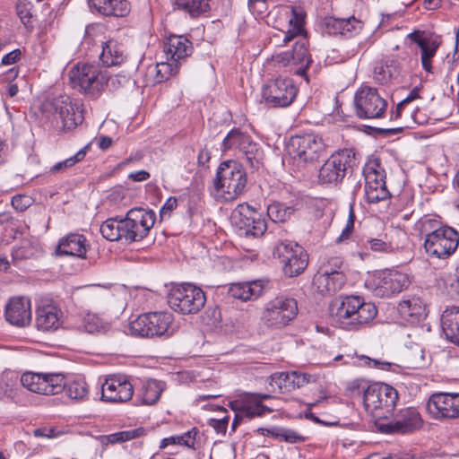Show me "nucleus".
<instances>
[{"instance_id": "60", "label": "nucleus", "mask_w": 459, "mask_h": 459, "mask_svg": "<svg viewBox=\"0 0 459 459\" xmlns=\"http://www.w3.org/2000/svg\"><path fill=\"white\" fill-rule=\"evenodd\" d=\"M196 434L197 430L195 429H193L192 430L187 431L183 435H179L178 445H185L188 447H194Z\"/></svg>"}, {"instance_id": "15", "label": "nucleus", "mask_w": 459, "mask_h": 459, "mask_svg": "<svg viewBox=\"0 0 459 459\" xmlns=\"http://www.w3.org/2000/svg\"><path fill=\"white\" fill-rule=\"evenodd\" d=\"M296 95V87L291 80L287 78L271 80L262 89L263 100L271 108L288 107L293 102Z\"/></svg>"}, {"instance_id": "64", "label": "nucleus", "mask_w": 459, "mask_h": 459, "mask_svg": "<svg viewBox=\"0 0 459 459\" xmlns=\"http://www.w3.org/2000/svg\"><path fill=\"white\" fill-rule=\"evenodd\" d=\"M359 359L363 362L364 365H368L369 367L373 366L375 368H385L391 366L389 362H382L380 360L373 359L364 355L360 356Z\"/></svg>"}, {"instance_id": "53", "label": "nucleus", "mask_w": 459, "mask_h": 459, "mask_svg": "<svg viewBox=\"0 0 459 459\" xmlns=\"http://www.w3.org/2000/svg\"><path fill=\"white\" fill-rule=\"evenodd\" d=\"M31 4L30 2H26L25 0H19L16 4L17 14L20 17L22 22L26 27H32L31 25Z\"/></svg>"}, {"instance_id": "11", "label": "nucleus", "mask_w": 459, "mask_h": 459, "mask_svg": "<svg viewBox=\"0 0 459 459\" xmlns=\"http://www.w3.org/2000/svg\"><path fill=\"white\" fill-rule=\"evenodd\" d=\"M274 255L280 259L283 273L288 277L299 275L308 264V255L305 249L291 241L279 243L274 249Z\"/></svg>"}, {"instance_id": "25", "label": "nucleus", "mask_w": 459, "mask_h": 459, "mask_svg": "<svg viewBox=\"0 0 459 459\" xmlns=\"http://www.w3.org/2000/svg\"><path fill=\"white\" fill-rule=\"evenodd\" d=\"M6 320L17 326H24L31 319L30 300L24 298L11 299L5 308Z\"/></svg>"}, {"instance_id": "30", "label": "nucleus", "mask_w": 459, "mask_h": 459, "mask_svg": "<svg viewBox=\"0 0 459 459\" xmlns=\"http://www.w3.org/2000/svg\"><path fill=\"white\" fill-rule=\"evenodd\" d=\"M442 330L447 340L459 346V307L446 308L441 316Z\"/></svg>"}, {"instance_id": "47", "label": "nucleus", "mask_w": 459, "mask_h": 459, "mask_svg": "<svg viewBox=\"0 0 459 459\" xmlns=\"http://www.w3.org/2000/svg\"><path fill=\"white\" fill-rule=\"evenodd\" d=\"M293 212V208L285 206L281 203H274L268 206L267 215L274 222L287 221Z\"/></svg>"}, {"instance_id": "42", "label": "nucleus", "mask_w": 459, "mask_h": 459, "mask_svg": "<svg viewBox=\"0 0 459 459\" xmlns=\"http://www.w3.org/2000/svg\"><path fill=\"white\" fill-rule=\"evenodd\" d=\"M289 24L290 29L284 32L283 42L286 44L292 40L296 36H299L303 31V15L295 8H291L289 12Z\"/></svg>"}, {"instance_id": "6", "label": "nucleus", "mask_w": 459, "mask_h": 459, "mask_svg": "<svg viewBox=\"0 0 459 459\" xmlns=\"http://www.w3.org/2000/svg\"><path fill=\"white\" fill-rule=\"evenodd\" d=\"M206 301L202 289L190 283L173 286L168 294V304L176 312L189 315L200 311Z\"/></svg>"}, {"instance_id": "48", "label": "nucleus", "mask_w": 459, "mask_h": 459, "mask_svg": "<svg viewBox=\"0 0 459 459\" xmlns=\"http://www.w3.org/2000/svg\"><path fill=\"white\" fill-rule=\"evenodd\" d=\"M86 155V147L78 151L74 156L56 163L49 169V172L51 174H56L61 171H65V169L74 167L76 163L82 160Z\"/></svg>"}, {"instance_id": "10", "label": "nucleus", "mask_w": 459, "mask_h": 459, "mask_svg": "<svg viewBox=\"0 0 459 459\" xmlns=\"http://www.w3.org/2000/svg\"><path fill=\"white\" fill-rule=\"evenodd\" d=\"M325 147L322 137L315 134H306L290 138L289 152L300 162L313 163L324 155Z\"/></svg>"}, {"instance_id": "3", "label": "nucleus", "mask_w": 459, "mask_h": 459, "mask_svg": "<svg viewBox=\"0 0 459 459\" xmlns=\"http://www.w3.org/2000/svg\"><path fill=\"white\" fill-rule=\"evenodd\" d=\"M397 401V391L391 385L382 383L368 385L363 395L366 410L377 419V421L392 415Z\"/></svg>"}, {"instance_id": "14", "label": "nucleus", "mask_w": 459, "mask_h": 459, "mask_svg": "<svg viewBox=\"0 0 459 459\" xmlns=\"http://www.w3.org/2000/svg\"><path fill=\"white\" fill-rule=\"evenodd\" d=\"M458 245V232L451 227L443 226L435 236L425 238L423 246L430 257L446 259L455 252Z\"/></svg>"}, {"instance_id": "9", "label": "nucleus", "mask_w": 459, "mask_h": 459, "mask_svg": "<svg viewBox=\"0 0 459 459\" xmlns=\"http://www.w3.org/2000/svg\"><path fill=\"white\" fill-rule=\"evenodd\" d=\"M409 285L408 276L398 271H382L370 275L365 281L367 289L379 298L401 292Z\"/></svg>"}, {"instance_id": "54", "label": "nucleus", "mask_w": 459, "mask_h": 459, "mask_svg": "<svg viewBox=\"0 0 459 459\" xmlns=\"http://www.w3.org/2000/svg\"><path fill=\"white\" fill-rule=\"evenodd\" d=\"M290 377L291 385H293V390L300 388L310 382L316 381V377L314 376L299 371L290 372Z\"/></svg>"}, {"instance_id": "63", "label": "nucleus", "mask_w": 459, "mask_h": 459, "mask_svg": "<svg viewBox=\"0 0 459 459\" xmlns=\"http://www.w3.org/2000/svg\"><path fill=\"white\" fill-rule=\"evenodd\" d=\"M272 58L275 63L282 66H287L290 64H292L291 52L279 53L273 55Z\"/></svg>"}, {"instance_id": "46", "label": "nucleus", "mask_w": 459, "mask_h": 459, "mask_svg": "<svg viewBox=\"0 0 459 459\" xmlns=\"http://www.w3.org/2000/svg\"><path fill=\"white\" fill-rule=\"evenodd\" d=\"M179 65L176 62L168 60L167 62H160L156 65L155 82H162L178 73Z\"/></svg>"}, {"instance_id": "2", "label": "nucleus", "mask_w": 459, "mask_h": 459, "mask_svg": "<svg viewBox=\"0 0 459 459\" xmlns=\"http://www.w3.org/2000/svg\"><path fill=\"white\" fill-rule=\"evenodd\" d=\"M247 185L246 172L239 163L227 160L221 163L212 182V195L223 202L237 199Z\"/></svg>"}, {"instance_id": "36", "label": "nucleus", "mask_w": 459, "mask_h": 459, "mask_svg": "<svg viewBox=\"0 0 459 459\" xmlns=\"http://www.w3.org/2000/svg\"><path fill=\"white\" fill-rule=\"evenodd\" d=\"M100 233L109 241L124 239V219L109 218L100 225Z\"/></svg>"}, {"instance_id": "16", "label": "nucleus", "mask_w": 459, "mask_h": 459, "mask_svg": "<svg viewBox=\"0 0 459 459\" xmlns=\"http://www.w3.org/2000/svg\"><path fill=\"white\" fill-rule=\"evenodd\" d=\"M21 384L30 392L53 395L59 394L65 386V377L62 374H39L33 372L23 373Z\"/></svg>"}, {"instance_id": "38", "label": "nucleus", "mask_w": 459, "mask_h": 459, "mask_svg": "<svg viewBox=\"0 0 459 459\" xmlns=\"http://www.w3.org/2000/svg\"><path fill=\"white\" fill-rule=\"evenodd\" d=\"M400 312L405 316L420 320L427 316L426 305L419 299L403 300L399 304Z\"/></svg>"}, {"instance_id": "50", "label": "nucleus", "mask_w": 459, "mask_h": 459, "mask_svg": "<svg viewBox=\"0 0 459 459\" xmlns=\"http://www.w3.org/2000/svg\"><path fill=\"white\" fill-rule=\"evenodd\" d=\"M82 327L89 333H99L105 328L102 319L92 313L84 315L82 321Z\"/></svg>"}, {"instance_id": "40", "label": "nucleus", "mask_w": 459, "mask_h": 459, "mask_svg": "<svg viewBox=\"0 0 459 459\" xmlns=\"http://www.w3.org/2000/svg\"><path fill=\"white\" fill-rule=\"evenodd\" d=\"M244 410L242 415L247 419H253L255 417H262L266 412L270 413L273 410L262 403L259 400H254L252 396H249L247 394L244 397Z\"/></svg>"}, {"instance_id": "37", "label": "nucleus", "mask_w": 459, "mask_h": 459, "mask_svg": "<svg viewBox=\"0 0 459 459\" xmlns=\"http://www.w3.org/2000/svg\"><path fill=\"white\" fill-rule=\"evenodd\" d=\"M292 64L300 65L297 74L303 75L311 64L312 60L308 54L306 43L302 41H297L291 51Z\"/></svg>"}, {"instance_id": "52", "label": "nucleus", "mask_w": 459, "mask_h": 459, "mask_svg": "<svg viewBox=\"0 0 459 459\" xmlns=\"http://www.w3.org/2000/svg\"><path fill=\"white\" fill-rule=\"evenodd\" d=\"M366 199L370 204H377L380 201H384L390 196L389 191L386 186H377L372 188L365 189Z\"/></svg>"}, {"instance_id": "21", "label": "nucleus", "mask_w": 459, "mask_h": 459, "mask_svg": "<svg viewBox=\"0 0 459 459\" xmlns=\"http://www.w3.org/2000/svg\"><path fill=\"white\" fill-rule=\"evenodd\" d=\"M134 394V386L126 377L115 376L106 379L101 388V398L108 403H125Z\"/></svg>"}, {"instance_id": "12", "label": "nucleus", "mask_w": 459, "mask_h": 459, "mask_svg": "<svg viewBox=\"0 0 459 459\" xmlns=\"http://www.w3.org/2000/svg\"><path fill=\"white\" fill-rule=\"evenodd\" d=\"M155 220V212L152 210H129L124 218V240L131 243L143 239L153 227Z\"/></svg>"}, {"instance_id": "13", "label": "nucleus", "mask_w": 459, "mask_h": 459, "mask_svg": "<svg viewBox=\"0 0 459 459\" xmlns=\"http://www.w3.org/2000/svg\"><path fill=\"white\" fill-rule=\"evenodd\" d=\"M354 104L357 116L364 119L380 118L387 108L386 100L379 95L377 89L368 86L356 92Z\"/></svg>"}, {"instance_id": "49", "label": "nucleus", "mask_w": 459, "mask_h": 459, "mask_svg": "<svg viewBox=\"0 0 459 459\" xmlns=\"http://www.w3.org/2000/svg\"><path fill=\"white\" fill-rule=\"evenodd\" d=\"M273 433L274 438L290 444L300 443L305 440L302 435L293 429L286 428H276Z\"/></svg>"}, {"instance_id": "33", "label": "nucleus", "mask_w": 459, "mask_h": 459, "mask_svg": "<svg viewBox=\"0 0 459 459\" xmlns=\"http://www.w3.org/2000/svg\"><path fill=\"white\" fill-rule=\"evenodd\" d=\"M100 61L106 66L121 65L126 60L124 50L116 41L109 40L102 46Z\"/></svg>"}, {"instance_id": "20", "label": "nucleus", "mask_w": 459, "mask_h": 459, "mask_svg": "<svg viewBox=\"0 0 459 459\" xmlns=\"http://www.w3.org/2000/svg\"><path fill=\"white\" fill-rule=\"evenodd\" d=\"M55 114L61 121L60 128L63 131H71L83 121L82 110L74 103L70 97H59L53 101Z\"/></svg>"}, {"instance_id": "58", "label": "nucleus", "mask_w": 459, "mask_h": 459, "mask_svg": "<svg viewBox=\"0 0 459 459\" xmlns=\"http://www.w3.org/2000/svg\"><path fill=\"white\" fill-rule=\"evenodd\" d=\"M178 206V200L175 197H169L160 211V218H169L171 212Z\"/></svg>"}, {"instance_id": "31", "label": "nucleus", "mask_w": 459, "mask_h": 459, "mask_svg": "<svg viewBox=\"0 0 459 459\" xmlns=\"http://www.w3.org/2000/svg\"><path fill=\"white\" fill-rule=\"evenodd\" d=\"M93 7L99 13L108 17H125L130 12V4L126 0H100Z\"/></svg>"}, {"instance_id": "27", "label": "nucleus", "mask_w": 459, "mask_h": 459, "mask_svg": "<svg viewBox=\"0 0 459 459\" xmlns=\"http://www.w3.org/2000/svg\"><path fill=\"white\" fill-rule=\"evenodd\" d=\"M409 39L415 42L420 49V61L425 71L432 73L431 60L438 48V43L429 38H426L420 31L409 34Z\"/></svg>"}, {"instance_id": "59", "label": "nucleus", "mask_w": 459, "mask_h": 459, "mask_svg": "<svg viewBox=\"0 0 459 459\" xmlns=\"http://www.w3.org/2000/svg\"><path fill=\"white\" fill-rule=\"evenodd\" d=\"M229 423V416H223L221 419H210L209 425L212 427L217 433H225Z\"/></svg>"}, {"instance_id": "55", "label": "nucleus", "mask_w": 459, "mask_h": 459, "mask_svg": "<svg viewBox=\"0 0 459 459\" xmlns=\"http://www.w3.org/2000/svg\"><path fill=\"white\" fill-rule=\"evenodd\" d=\"M374 78L380 84L387 83L392 78L390 67L384 64L377 65L374 70Z\"/></svg>"}, {"instance_id": "4", "label": "nucleus", "mask_w": 459, "mask_h": 459, "mask_svg": "<svg viewBox=\"0 0 459 459\" xmlns=\"http://www.w3.org/2000/svg\"><path fill=\"white\" fill-rule=\"evenodd\" d=\"M71 80L83 94L97 100L104 91L108 74L96 64L79 63L71 71Z\"/></svg>"}, {"instance_id": "1", "label": "nucleus", "mask_w": 459, "mask_h": 459, "mask_svg": "<svg viewBox=\"0 0 459 459\" xmlns=\"http://www.w3.org/2000/svg\"><path fill=\"white\" fill-rule=\"evenodd\" d=\"M330 313L344 329L357 330L372 321L377 309L371 302H365L360 296H345L330 304Z\"/></svg>"}, {"instance_id": "26", "label": "nucleus", "mask_w": 459, "mask_h": 459, "mask_svg": "<svg viewBox=\"0 0 459 459\" xmlns=\"http://www.w3.org/2000/svg\"><path fill=\"white\" fill-rule=\"evenodd\" d=\"M87 247V240L83 235L71 233L60 238L56 252L59 255L85 258Z\"/></svg>"}, {"instance_id": "61", "label": "nucleus", "mask_w": 459, "mask_h": 459, "mask_svg": "<svg viewBox=\"0 0 459 459\" xmlns=\"http://www.w3.org/2000/svg\"><path fill=\"white\" fill-rule=\"evenodd\" d=\"M353 225H354V213L351 209L350 212L347 224H346L345 228L342 230V234L338 237L336 242L339 243V242L342 241L343 239L348 238L353 230Z\"/></svg>"}, {"instance_id": "32", "label": "nucleus", "mask_w": 459, "mask_h": 459, "mask_svg": "<svg viewBox=\"0 0 459 459\" xmlns=\"http://www.w3.org/2000/svg\"><path fill=\"white\" fill-rule=\"evenodd\" d=\"M144 435H146V429L140 427L133 429L112 433L109 435H101L98 437L97 439L102 446H107L108 445L122 444Z\"/></svg>"}, {"instance_id": "24", "label": "nucleus", "mask_w": 459, "mask_h": 459, "mask_svg": "<svg viewBox=\"0 0 459 459\" xmlns=\"http://www.w3.org/2000/svg\"><path fill=\"white\" fill-rule=\"evenodd\" d=\"M163 50L167 60L176 62L180 65L192 54L193 44L185 36L171 35L164 43Z\"/></svg>"}, {"instance_id": "22", "label": "nucleus", "mask_w": 459, "mask_h": 459, "mask_svg": "<svg viewBox=\"0 0 459 459\" xmlns=\"http://www.w3.org/2000/svg\"><path fill=\"white\" fill-rule=\"evenodd\" d=\"M346 282L343 272H333L328 265H321L313 278V285L322 295H333Z\"/></svg>"}, {"instance_id": "62", "label": "nucleus", "mask_w": 459, "mask_h": 459, "mask_svg": "<svg viewBox=\"0 0 459 459\" xmlns=\"http://www.w3.org/2000/svg\"><path fill=\"white\" fill-rule=\"evenodd\" d=\"M367 245L373 251H386L388 245L382 239L378 238H368L367 239Z\"/></svg>"}, {"instance_id": "7", "label": "nucleus", "mask_w": 459, "mask_h": 459, "mask_svg": "<svg viewBox=\"0 0 459 459\" xmlns=\"http://www.w3.org/2000/svg\"><path fill=\"white\" fill-rule=\"evenodd\" d=\"M298 311L295 299L281 295L265 304L261 320L267 327L281 329L297 316Z\"/></svg>"}, {"instance_id": "35", "label": "nucleus", "mask_w": 459, "mask_h": 459, "mask_svg": "<svg viewBox=\"0 0 459 459\" xmlns=\"http://www.w3.org/2000/svg\"><path fill=\"white\" fill-rule=\"evenodd\" d=\"M175 10L196 18L210 10L209 0H172Z\"/></svg>"}, {"instance_id": "8", "label": "nucleus", "mask_w": 459, "mask_h": 459, "mask_svg": "<svg viewBox=\"0 0 459 459\" xmlns=\"http://www.w3.org/2000/svg\"><path fill=\"white\" fill-rule=\"evenodd\" d=\"M173 315L169 312H152L139 316L130 323L132 334L141 337L171 335Z\"/></svg>"}, {"instance_id": "17", "label": "nucleus", "mask_w": 459, "mask_h": 459, "mask_svg": "<svg viewBox=\"0 0 459 459\" xmlns=\"http://www.w3.org/2000/svg\"><path fill=\"white\" fill-rule=\"evenodd\" d=\"M231 221L246 235L261 237L266 231L267 225L262 214L248 204H238L231 212Z\"/></svg>"}, {"instance_id": "23", "label": "nucleus", "mask_w": 459, "mask_h": 459, "mask_svg": "<svg viewBox=\"0 0 459 459\" xmlns=\"http://www.w3.org/2000/svg\"><path fill=\"white\" fill-rule=\"evenodd\" d=\"M320 26L323 33L329 36H351L353 32L357 33L363 28V22L354 16L349 18H335L333 16L325 17Z\"/></svg>"}, {"instance_id": "19", "label": "nucleus", "mask_w": 459, "mask_h": 459, "mask_svg": "<svg viewBox=\"0 0 459 459\" xmlns=\"http://www.w3.org/2000/svg\"><path fill=\"white\" fill-rule=\"evenodd\" d=\"M421 423L422 420L418 411L410 407L402 410L390 422L376 421V427L385 434H405L418 429Z\"/></svg>"}, {"instance_id": "18", "label": "nucleus", "mask_w": 459, "mask_h": 459, "mask_svg": "<svg viewBox=\"0 0 459 459\" xmlns=\"http://www.w3.org/2000/svg\"><path fill=\"white\" fill-rule=\"evenodd\" d=\"M427 411L435 420L459 417V393H435L427 403Z\"/></svg>"}, {"instance_id": "5", "label": "nucleus", "mask_w": 459, "mask_h": 459, "mask_svg": "<svg viewBox=\"0 0 459 459\" xmlns=\"http://www.w3.org/2000/svg\"><path fill=\"white\" fill-rule=\"evenodd\" d=\"M358 160L352 149H342L333 153L322 165L318 181L323 185H337L348 173L353 171Z\"/></svg>"}, {"instance_id": "44", "label": "nucleus", "mask_w": 459, "mask_h": 459, "mask_svg": "<svg viewBox=\"0 0 459 459\" xmlns=\"http://www.w3.org/2000/svg\"><path fill=\"white\" fill-rule=\"evenodd\" d=\"M240 153L244 156L247 165H248L250 168L258 169L261 165L263 160V152L258 147V145L251 140V138L242 149Z\"/></svg>"}, {"instance_id": "41", "label": "nucleus", "mask_w": 459, "mask_h": 459, "mask_svg": "<svg viewBox=\"0 0 459 459\" xmlns=\"http://www.w3.org/2000/svg\"><path fill=\"white\" fill-rule=\"evenodd\" d=\"M163 391V384L157 380H149L142 388V403L152 405L159 399Z\"/></svg>"}, {"instance_id": "56", "label": "nucleus", "mask_w": 459, "mask_h": 459, "mask_svg": "<svg viewBox=\"0 0 459 459\" xmlns=\"http://www.w3.org/2000/svg\"><path fill=\"white\" fill-rule=\"evenodd\" d=\"M12 205L16 211L23 212L30 205V197L17 195L12 198Z\"/></svg>"}, {"instance_id": "43", "label": "nucleus", "mask_w": 459, "mask_h": 459, "mask_svg": "<svg viewBox=\"0 0 459 459\" xmlns=\"http://www.w3.org/2000/svg\"><path fill=\"white\" fill-rule=\"evenodd\" d=\"M250 136L242 133L238 129L231 130L227 136L224 138L222 146L223 151L227 150H238L239 152L249 141Z\"/></svg>"}, {"instance_id": "45", "label": "nucleus", "mask_w": 459, "mask_h": 459, "mask_svg": "<svg viewBox=\"0 0 459 459\" xmlns=\"http://www.w3.org/2000/svg\"><path fill=\"white\" fill-rule=\"evenodd\" d=\"M416 227L420 234L423 236L425 239L435 236L442 226H440L439 221L424 216L417 222Z\"/></svg>"}, {"instance_id": "28", "label": "nucleus", "mask_w": 459, "mask_h": 459, "mask_svg": "<svg viewBox=\"0 0 459 459\" xmlns=\"http://www.w3.org/2000/svg\"><path fill=\"white\" fill-rule=\"evenodd\" d=\"M264 292L262 281L232 283L229 289V294L241 301H248L258 299Z\"/></svg>"}, {"instance_id": "57", "label": "nucleus", "mask_w": 459, "mask_h": 459, "mask_svg": "<svg viewBox=\"0 0 459 459\" xmlns=\"http://www.w3.org/2000/svg\"><path fill=\"white\" fill-rule=\"evenodd\" d=\"M128 82V78L126 75L116 74L108 75V81L105 87H108L110 91H117Z\"/></svg>"}, {"instance_id": "51", "label": "nucleus", "mask_w": 459, "mask_h": 459, "mask_svg": "<svg viewBox=\"0 0 459 459\" xmlns=\"http://www.w3.org/2000/svg\"><path fill=\"white\" fill-rule=\"evenodd\" d=\"M66 393L71 399H83L88 394V385L84 380H75L68 385Z\"/></svg>"}, {"instance_id": "34", "label": "nucleus", "mask_w": 459, "mask_h": 459, "mask_svg": "<svg viewBox=\"0 0 459 459\" xmlns=\"http://www.w3.org/2000/svg\"><path fill=\"white\" fill-rule=\"evenodd\" d=\"M363 175L365 178V189L385 185V170L377 160H370L365 165Z\"/></svg>"}, {"instance_id": "39", "label": "nucleus", "mask_w": 459, "mask_h": 459, "mask_svg": "<svg viewBox=\"0 0 459 459\" xmlns=\"http://www.w3.org/2000/svg\"><path fill=\"white\" fill-rule=\"evenodd\" d=\"M267 382V390L272 393H285L293 390L290 372H276L268 377Z\"/></svg>"}, {"instance_id": "29", "label": "nucleus", "mask_w": 459, "mask_h": 459, "mask_svg": "<svg viewBox=\"0 0 459 459\" xmlns=\"http://www.w3.org/2000/svg\"><path fill=\"white\" fill-rule=\"evenodd\" d=\"M60 325L59 310L51 304L39 307L36 313V326L39 330H56Z\"/></svg>"}]
</instances>
